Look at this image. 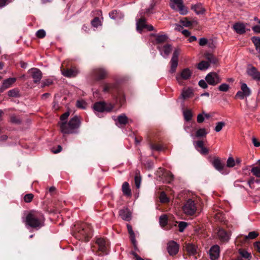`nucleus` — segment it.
<instances>
[{
    "mask_svg": "<svg viewBox=\"0 0 260 260\" xmlns=\"http://www.w3.org/2000/svg\"><path fill=\"white\" fill-rule=\"evenodd\" d=\"M46 32L44 29H40L36 32V36L39 38H43L45 37Z\"/></svg>",
    "mask_w": 260,
    "mask_h": 260,
    "instance_id": "58",
    "label": "nucleus"
},
{
    "mask_svg": "<svg viewBox=\"0 0 260 260\" xmlns=\"http://www.w3.org/2000/svg\"><path fill=\"white\" fill-rule=\"evenodd\" d=\"M205 57L208 60V62H210V63L216 64L218 62L217 58L212 54L207 53L205 55Z\"/></svg>",
    "mask_w": 260,
    "mask_h": 260,
    "instance_id": "32",
    "label": "nucleus"
},
{
    "mask_svg": "<svg viewBox=\"0 0 260 260\" xmlns=\"http://www.w3.org/2000/svg\"><path fill=\"white\" fill-rule=\"evenodd\" d=\"M96 243L99 246V250L102 252L103 255L108 254L109 242L107 239L103 238H98L96 240Z\"/></svg>",
    "mask_w": 260,
    "mask_h": 260,
    "instance_id": "8",
    "label": "nucleus"
},
{
    "mask_svg": "<svg viewBox=\"0 0 260 260\" xmlns=\"http://www.w3.org/2000/svg\"><path fill=\"white\" fill-rule=\"evenodd\" d=\"M150 148L152 150L161 151L162 150V147L160 145L151 144Z\"/></svg>",
    "mask_w": 260,
    "mask_h": 260,
    "instance_id": "63",
    "label": "nucleus"
},
{
    "mask_svg": "<svg viewBox=\"0 0 260 260\" xmlns=\"http://www.w3.org/2000/svg\"><path fill=\"white\" fill-rule=\"evenodd\" d=\"M251 41L254 44L255 47L260 44V37H252Z\"/></svg>",
    "mask_w": 260,
    "mask_h": 260,
    "instance_id": "60",
    "label": "nucleus"
},
{
    "mask_svg": "<svg viewBox=\"0 0 260 260\" xmlns=\"http://www.w3.org/2000/svg\"><path fill=\"white\" fill-rule=\"evenodd\" d=\"M157 48L159 50L160 55L164 58L168 57L172 50V45L169 44L164 45H158Z\"/></svg>",
    "mask_w": 260,
    "mask_h": 260,
    "instance_id": "13",
    "label": "nucleus"
},
{
    "mask_svg": "<svg viewBox=\"0 0 260 260\" xmlns=\"http://www.w3.org/2000/svg\"><path fill=\"white\" fill-rule=\"evenodd\" d=\"M168 39L169 37L166 34H158V36H156V38L155 39L154 44L161 45V44L166 42Z\"/></svg>",
    "mask_w": 260,
    "mask_h": 260,
    "instance_id": "24",
    "label": "nucleus"
},
{
    "mask_svg": "<svg viewBox=\"0 0 260 260\" xmlns=\"http://www.w3.org/2000/svg\"><path fill=\"white\" fill-rule=\"evenodd\" d=\"M207 83L206 81L201 80L199 82V85L203 89H206L208 87Z\"/></svg>",
    "mask_w": 260,
    "mask_h": 260,
    "instance_id": "62",
    "label": "nucleus"
},
{
    "mask_svg": "<svg viewBox=\"0 0 260 260\" xmlns=\"http://www.w3.org/2000/svg\"><path fill=\"white\" fill-rule=\"evenodd\" d=\"M233 28L235 32L239 35H243L247 31L249 30V29H246V25L242 22H236L233 26Z\"/></svg>",
    "mask_w": 260,
    "mask_h": 260,
    "instance_id": "17",
    "label": "nucleus"
},
{
    "mask_svg": "<svg viewBox=\"0 0 260 260\" xmlns=\"http://www.w3.org/2000/svg\"><path fill=\"white\" fill-rule=\"evenodd\" d=\"M102 86L103 91L105 93H113L117 90V84L115 82H104Z\"/></svg>",
    "mask_w": 260,
    "mask_h": 260,
    "instance_id": "12",
    "label": "nucleus"
},
{
    "mask_svg": "<svg viewBox=\"0 0 260 260\" xmlns=\"http://www.w3.org/2000/svg\"><path fill=\"white\" fill-rule=\"evenodd\" d=\"M127 228L129 234L130 239L134 246L136 245L137 241L135 238V234L133 230L132 227L129 224H127Z\"/></svg>",
    "mask_w": 260,
    "mask_h": 260,
    "instance_id": "29",
    "label": "nucleus"
},
{
    "mask_svg": "<svg viewBox=\"0 0 260 260\" xmlns=\"http://www.w3.org/2000/svg\"><path fill=\"white\" fill-rule=\"evenodd\" d=\"M164 175L167 177V181L170 182L173 180L174 176L170 171H167L165 173Z\"/></svg>",
    "mask_w": 260,
    "mask_h": 260,
    "instance_id": "53",
    "label": "nucleus"
},
{
    "mask_svg": "<svg viewBox=\"0 0 260 260\" xmlns=\"http://www.w3.org/2000/svg\"><path fill=\"white\" fill-rule=\"evenodd\" d=\"M211 163L217 170H218L222 174H223L224 165L221 162V160L219 158H214L211 161Z\"/></svg>",
    "mask_w": 260,
    "mask_h": 260,
    "instance_id": "20",
    "label": "nucleus"
},
{
    "mask_svg": "<svg viewBox=\"0 0 260 260\" xmlns=\"http://www.w3.org/2000/svg\"><path fill=\"white\" fill-rule=\"evenodd\" d=\"M118 126L125 125L128 122V118L124 114L119 115L115 120Z\"/></svg>",
    "mask_w": 260,
    "mask_h": 260,
    "instance_id": "23",
    "label": "nucleus"
},
{
    "mask_svg": "<svg viewBox=\"0 0 260 260\" xmlns=\"http://www.w3.org/2000/svg\"><path fill=\"white\" fill-rule=\"evenodd\" d=\"M180 23L185 27H189L193 25L194 23L197 24L196 21H189L186 18L180 20Z\"/></svg>",
    "mask_w": 260,
    "mask_h": 260,
    "instance_id": "35",
    "label": "nucleus"
},
{
    "mask_svg": "<svg viewBox=\"0 0 260 260\" xmlns=\"http://www.w3.org/2000/svg\"><path fill=\"white\" fill-rule=\"evenodd\" d=\"M45 218L43 214L40 211L31 210L26 216L25 222L26 226L36 230L40 229L44 225Z\"/></svg>",
    "mask_w": 260,
    "mask_h": 260,
    "instance_id": "1",
    "label": "nucleus"
},
{
    "mask_svg": "<svg viewBox=\"0 0 260 260\" xmlns=\"http://www.w3.org/2000/svg\"><path fill=\"white\" fill-rule=\"evenodd\" d=\"M191 8L197 15L203 14L206 11L205 9L201 3L192 5Z\"/></svg>",
    "mask_w": 260,
    "mask_h": 260,
    "instance_id": "26",
    "label": "nucleus"
},
{
    "mask_svg": "<svg viewBox=\"0 0 260 260\" xmlns=\"http://www.w3.org/2000/svg\"><path fill=\"white\" fill-rule=\"evenodd\" d=\"M241 90L246 95V97H248L251 94V90L246 83H243L241 84Z\"/></svg>",
    "mask_w": 260,
    "mask_h": 260,
    "instance_id": "33",
    "label": "nucleus"
},
{
    "mask_svg": "<svg viewBox=\"0 0 260 260\" xmlns=\"http://www.w3.org/2000/svg\"><path fill=\"white\" fill-rule=\"evenodd\" d=\"M188 224L185 221H180L178 222L179 231L183 232L184 229L187 227Z\"/></svg>",
    "mask_w": 260,
    "mask_h": 260,
    "instance_id": "47",
    "label": "nucleus"
},
{
    "mask_svg": "<svg viewBox=\"0 0 260 260\" xmlns=\"http://www.w3.org/2000/svg\"><path fill=\"white\" fill-rule=\"evenodd\" d=\"M8 95L10 97H19V90L18 88L12 89L8 91Z\"/></svg>",
    "mask_w": 260,
    "mask_h": 260,
    "instance_id": "37",
    "label": "nucleus"
},
{
    "mask_svg": "<svg viewBox=\"0 0 260 260\" xmlns=\"http://www.w3.org/2000/svg\"><path fill=\"white\" fill-rule=\"evenodd\" d=\"M205 80L209 85L215 86L221 82L222 78L218 73L212 72L206 75Z\"/></svg>",
    "mask_w": 260,
    "mask_h": 260,
    "instance_id": "7",
    "label": "nucleus"
},
{
    "mask_svg": "<svg viewBox=\"0 0 260 260\" xmlns=\"http://www.w3.org/2000/svg\"><path fill=\"white\" fill-rule=\"evenodd\" d=\"M168 223V217L166 215L163 214L159 217V224L161 226L165 227Z\"/></svg>",
    "mask_w": 260,
    "mask_h": 260,
    "instance_id": "38",
    "label": "nucleus"
},
{
    "mask_svg": "<svg viewBox=\"0 0 260 260\" xmlns=\"http://www.w3.org/2000/svg\"><path fill=\"white\" fill-rule=\"evenodd\" d=\"M220 247L217 245L212 246L209 251L210 257L211 260H216L219 256Z\"/></svg>",
    "mask_w": 260,
    "mask_h": 260,
    "instance_id": "18",
    "label": "nucleus"
},
{
    "mask_svg": "<svg viewBox=\"0 0 260 260\" xmlns=\"http://www.w3.org/2000/svg\"><path fill=\"white\" fill-rule=\"evenodd\" d=\"M113 107V105L111 104L104 102H96L93 105L94 110L99 113H102L105 111L110 112Z\"/></svg>",
    "mask_w": 260,
    "mask_h": 260,
    "instance_id": "6",
    "label": "nucleus"
},
{
    "mask_svg": "<svg viewBox=\"0 0 260 260\" xmlns=\"http://www.w3.org/2000/svg\"><path fill=\"white\" fill-rule=\"evenodd\" d=\"M205 117L204 116L203 112L202 113H200L197 116V122L198 123H202L204 121Z\"/></svg>",
    "mask_w": 260,
    "mask_h": 260,
    "instance_id": "64",
    "label": "nucleus"
},
{
    "mask_svg": "<svg viewBox=\"0 0 260 260\" xmlns=\"http://www.w3.org/2000/svg\"><path fill=\"white\" fill-rule=\"evenodd\" d=\"M137 29L141 32L143 29H146L148 31L154 30V27L151 24L146 23V20L144 17H141L137 21Z\"/></svg>",
    "mask_w": 260,
    "mask_h": 260,
    "instance_id": "9",
    "label": "nucleus"
},
{
    "mask_svg": "<svg viewBox=\"0 0 260 260\" xmlns=\"http://www.w3.org/2000/svg\"><path fill=\"white\" fill-rule=\"evenodd\" d=\"M170 6L171 8L182 15L187 14V8L183 5L182 0H170Z\"/></svg>",
    "mask_w": 260,
    "mask_h": 260,
    "instance_id": "5",
    "label": "nucleus"
},
{
    "mask_svg": "<svg viewBox=\"0 0 260 260\" xmlns=\"http://www.w3.org/2000/svg\"><path fill=\"white\" fill-rule=\"evenodd\" d=\"M87 103L86 102L83 100H78L76 103V106L80 109H85L86 107Z\"/></svg>",
    "mask_w": 260,
    "mask_h": 260,
    "instance_id": "41",
    "label": "nucleus"
},
{
    "mask_svg": "<svg viewBox=\"0 0 260 260\" xmlns=\"http://www.w3.org/2000/svg\"><path fill=\"white\" fill-rule=\"evenodd\" d=\"M186 250L189 254L194 255L197 252V248L192 244H187L186 245Z\"/></svg>",
    "mask_w": 260,
    "mask_h": 260,
    "instance_id": "31",
    "label": "nucleus"
},
{
    "mask_svg": "<svg viewBox=\"0 0 260 260\" xmlns=\"http://www.w3.org/2000/svg\"><path fill=\"white\" fill-rule=\"evenodd\" d=\"M59 124L62 133L73 134L77 132L81 125V120L78 116H75L70 120L69 122H61Z\"/></svg>",
    "mask_w": 260,
    "mask_h": 260,
    "instance_id": "2",
    "label": "nucleus"
},
{
    "mask_svg": "<svg viewBox=\"0 0 260 260\" xmlns=\"http://www.w3.org/2000/svg\"><path fill=\"white\" fill-rule=\"evenodd\" d=\"M180 52V48H175L171 59L178 60V55H179Z\"/></svg>",
    "mask_w": 260,
    "mask_h": 260,
    "instance_id": "52",
    "label": "nucleus"
},
{
    "mask_svg": "<svg viewBox=\"0 0 260 260\" xmlns=\"http://www.w3.org/2000/svg\"><path fill=\"white\" fill-rule=\"evenodd\" d=\"M239 253L242 257L245 258H249L251 257L250 254L244 250H240Z\"/></svg>",
    "mask_w": 260,
    "mask_h": 260,
    "instance_id": "54",
    "label": "nucleus"
},
{
    "mask_svg": "<svg viewBox=\"0 0 260 260\" xmlns=\"http://www.w3.org/2000/svg\"><path fill=\"white\" fill-rule=\"evenodd\" d=\"M197 210V205L192 199L187 200L182 207L183 213L189 216L194 215Z\"/></svg>",
    "mask_w": 260,
    "mask_h": 260,
    "instance_id": "4",
    "label": "nucleus"
},
{
    "mask_svg": "<svg viewBox=\"0 0 260 260\" xmlns=\"http://www.w3.org/2000/svg\"><path fill=\"white\" fill-rule=\"evenodd\" d=\"M179 248V244L174 241L169 242L167 244V251L171 256L175 255L178 253Z\"/></svg>",
    "mask_w": 260,
    "mask_h": 260,
    "instance_id": "14",
    "label": "nucleus"
},
{
    "mask_svg": "<svg viewBox=\"0 0 260 260\" xmlns=\"http://www.w3.org/2000/svg\"><path fill=\"white\" fill-rule=\"evenodd\" d=\"M62 74L68 78H74L79 73V70L76 67L70 69H64L62 71Z\"/></svg>",
    "mask_w": 260,
    "mask_h": 260,
    "instance_id": "15",
    "label": "nucleus"
},
{
    "mask_svg": "<svg viewBox=\"0 0 260 260\" xmlns=\"http://www.w3.org/2000/svg\"><path fill=\"white\" fill-rule=\"evenodd\" d=\"M10 120L11 122L16 124H18L21 122L20 119L15 115L11 116Z\"/></svg>",
    "mask_w": 260,
    "mask_h": 260,
    "instance_id": "61",
    "label": "nucleus"
},
{
    "mask_svg": "<svg viewBox=\"0 0 260 260\" xmlns=\"http://www.w3.org/2000/svg\"><path fill=\"white\" fill-rule=\"evenodd\" d=\"M258 236V234L256 232H250L248 233V235L245 236V239H254Z\"/></svg>",
    "mask_w": 260,
    "mask_h": 260,
    "instance_id": "50",
    "label": "nucleus"
},
{
    "mask_svg": "<svg viewBox=\"0 0 260 260\" xmlns=\"http://www.w3.org/2000/svg\"><path fill=\"white\" fill-rule=\"evenodd\" d=\"M254 183H256L257 184L260 183V179H255L254 178L252 177V178H250L249 180L248 181V184L249 187L251 188H253V184Z\"/></svg>",
    "mask_w": 260,
    "mask_h": 260,
    "instance_id": "49",
    "label": "nucleus"
},
{
    "mask_svg": "<svg viewBox=\"0 0 260 260\" xmlns=\"http://www.w3.org/2000/svg\"><path fill=\"white\" fill-rule=\"evenodd\" d=\"M192 94V90L191 88H188L182 90L181 96L183 99H185L191 97Z\"/></svg>",
    "mask_w": 260,
    "mask_h": 260,
    "instance_id": "30",
    "label": "nucleus"
},
{
    "mask_svg": "<svg viewBox=\"0 0 260 260\" xmlns=\"http://www.w3.org/2000/svg\"><path fill=\"white\" fill-rule=\"evenodd\" d=\"M16 81V78H9L4 80L3 81L2 84L4 85V87L7 89L12 86V85Z\"/></svg>",
    "mask_w": 260,
    "mask_h": 260,
    "instance_id": "27",
    "label": "nucleus"
},
{
    "mask_svg": "<svg viewBox=\"0 0 260 260\" xmlns=\"http://www.w3.org/2000/svg\"><path fill=\"white\" fill-rule=\"evenodd\" d=\"M230 88L229 85L226 83H222L218 86V90L220 91L226 92Z\"/></svg>",
    "mask_w": 260,
    "mask_h": 260,
    "instance_id": "45",
    "label": "nucleus"
},
{
    "mask_svg": "<svg viewBox=\"0 0 260 260\" xmlns=\"http://www.w3.org/2000/svg\"><path fill=\"white\" fill-rule=\"evenodd\" d=\"M208 134L206 129L205 128H202L199 129L196 133L197 137H205Z\"/></svg>",
    "mask_w": 260,
    "mask_h": 260,
    "instance_id": "39",
    "label": "nucleus"
},
{
    "mask_svg": "<svg viewBox=\"0 0 260 260\" xmlns=\"http://www.w3.org/2000/svg\"><path fill=\"white\" fill-rule=\"evenodd\" d=\"M53 83V80L51 79H46L45 80H43L42 81V87H44L46 86H49L51 84H52Z\"/></svg>",
    "mask_w": 260,
    "mask_h": 260,
    "instance_id": "56",
    "label": "nucleus"
},
{
    "mask_svg": "<svg viewBox=\"0 0 260 260\" xmlns=\"http://www.w3.org/2000/svg\"><path fill=\"white\" fill-rule=\"evenodd\" d=\"M34 198V195L32 193H28L25 195L24 200L26 203L30 202Z\"/></svg>",
    "mask_w": 260,
    "mask_h": 260,
    "instance_id": "59",
    "label": "nucleus"
},
{
    "mask_svg": "<svg viewBox=\"0 0 260 260\" xmlns=\"http://www.w3.org/2000/svg\"><path fill=\"white\" fill-rule=\"evenodd\" d=\"M251 172L256 177H260V168L258 167H253L251 170Z\"/></svg>",
    "mask_w": 260,
    "mask_h": 260,
    "instance_id": "43",
    "label": "nucleus"
},
{
    "mask_svg": "<svg viewBox=\"0 0 260 260\" xmlns=\"http://www.w3.org/2000/svg\"><path fill=\"white\" fill-rule=\"evenodd\" d=\"M28 72L31 74L35 83L40 82L42 77L41 71L37 68H31L28 70Z\"/></svg>",
    "mask_w": 260,
    "mask_h": 260,
    "instance_id": "16",
    "label": "nucleus"
},
{
    "mask_svg": "<svg viewBox=\"0 0 260 260\" xmlns=\"http://www.w3.org/2000/svg\"><path fill=\"white\" fill-rule=\"evenodd\" d=\"M119 12L117 10H113L109 13V17L112 19H116L118 17Z\"/></svg>",
    "mask_w": 260,
    "mask_h": 260,
    "instance_id": "55",
    "label": "nucleus"
},
{
    "mask_svg": "<svg viewBox=\"0 0 260 260\" xmlns=\"http://www.w3.org/2000/svg\"><path fill=\"white\" fill-rule=\"evenodd\" d=\"M155 5H156L155 3H154L153 2H152L150 5L149 7L145 10V13L147 14H150L153 13V10L154 9Z\"/></svg>",
    "mask_w": 260,
    "mask_h": 260,
    "instance_id": "44",
    "label": "nucleus"
},
{
    "mask_svg": "<svg viewBox=\"0 0 260 260\" xmlns=\"http://www.w3.org/2000/svg\"><path fill=\"white\" fill-rule=\"evenodd\" d=\"M247 74L252 77L253 80H260V72L257 71L256 68L251 67L247 70Z\"/></svg>",
    "mask_w": 260,
    "mask_h": 260,
    "instance_id": "19",
    "label": "nucleus"
},
{
    "mask_svg": "<svg viewBox=\"0 0 260 260\" xmlns=\"http://www.w3.org/2000/svg\"><path fill=\"white\" fill-rule=\"evenodd\" d=\"M184 120L186 121H190L192 117V113L190 110L186 109L183 111Z\"/></svg>",
    "mask_w": 260,
    "mask_h": 260,
    "instance_id": "34",
    "label": "nucleus"
},
{
    "mask_svg": "<svg viewBox=\"0 0 260 260\" xmlns=\"http://www.w3.org/2000/svg\"><path fill=\"white\" fill-rule=\"evenodd\" d=\"M171 69L170 72L171 73H173L175 72L176 69L178 66V60L175 59H171Z\"/></svg>",
    "mask_w": 260,
    "mask_h": 260,
    "instance_id": "40",
    "label": "nucleus"
},
{
    "mask_svg": "<svg viewBox=\"0 0 260 260\" xmlns=\"http://www.w3.org/2000/svg\"><path fill=\"white\" fill-rule=\"evenodd\" d=\"M116 101L122 105L125 101V97L122 93H118L116 97Z\"/></svg>",
    "mask_w": 260,
    "mask_h": 260,
    "instance_id": "57",
    "label": "nucleus"
},
{
    "mask_svg": "<svg viewBox=\"0 0 260 260\" xmlns=\"http://www.w3.org/2000/svg\"><path fill=\"white\" fill-rule=\"evenodd\" d=\"M141 177L140 175H136L135 177V183L136 187L139 188L141 186Z\"/></svg>",
    "mask_w": 260,
    "mask_h": 260,
    "instance_id": "51",
    "label": "nucleus"
},
{
    "mask_svg": "<svg viewBox=\"0 0 260 260\" xmlns=\"http://www.w3.org/2000/svg\"><path fill=\"white\" fill-rule=\"evenodd\" d=\"M122 191L124 195L131 196L132 195L131 190L129 184L127 182H124L122 185Z\"/></svg>",
    "mask_w": 260,
    "mask_h": 260,
    "instance_id": "28",
    "label": "nucleus"
},
{
    "mask_svg": "<svg viewBox=\"0 0 260 260\" xmlns=\"http://www.w3.org/2000/svg\"><path fill=\"white\" fill-rule=\"evenodd\" d=\"M217 235L220 241L222 242H226L230 239L229 234L222 229H220L218 230Z\"/></svg>",
    "mask_w": 260,
    "mask_h": 260,
    "instance_id": "25",
    "label": "nucleus"
},
{
    "mask_svg": "<svg viewBox=\"0 0 260 260\" xmlns=\"http://www.w3.org/2000/svg\"><path fill=\"white\" fill-rule=\"evenodd\" d=\"M209 63L208 61L203 60L198 64V69L200 70H206L209 67Z\"/></svg>",
    "mask_w": 260,
    "mask_h": 260,
    "instance_id": "36",
    "label": "nucleus"
},
{
    "mask_svg": "<svg viewBox=\"0 0 260 260\" xmlns=\"http://www.w3.org/2000/svg\"><path fill=\"white\" fill-rule=\"evenodd\" d=\"M194 146L197 150L201 154H206L208 152L207 148L204 147L203 141H198L196 142Z\"/></svg>",
    "mask_w": 260,
    "mask_h": 260,
    "instance_id": "22",
    "label": "nucleus"
},
{
    "mask_svg": "<svg viewBox=\"0 0 260 260\" xmlns=\"http://www.w3.org/2000/svg\"><path fill=\"white\" fill-rule=\"evenodd\" d=\"M91 25L94 27H98L99 26L101 25V22L99 17H95L91 21Z\"/></svg>",
    "mask_w": 260,
    "mask_h": 260,
    "instance_id": "48",
    "label": "nucleus"
},
{
    "mask_svg": "<svg viewBox=\"0 0 260 260\" xmlns=\"http://www.w3.org/2000/svg\"><path fill=\"white\" fill-rule=\"evenodd\" d=\"M225 123L223 121L218 122L216 124V126L214 129L216 132H219L222 129L223 126H225Z\"/></svg>",
    "mask_w": 260,
    "mask_h": 260,
    "instance_id": "42",
    "label": "nucleus"
},
{
    "mask_svg": "<svg viewBox=\"0 0 260 260\" xmlns=\"http://www.w3.org/2000/svg\"><path fill=\"white\" fill-rule=\"evenodd\" d=\"M192 74V71L189 68H185L183 69L180 73L176 76V79L179 84H182V80H186L191 77Z\"/></svg>",
    "mask_w": 260,
    "mask_h": 260,
    "instance_id": "10",
    "label": "nucleus"
},
{
    "mask_svg": "<svg viewBox=\"0 0 260 260\" xmlns=\"http://www.w3.org/2000/svg\"><path fill=\"white\" fill-rule=\"evenodd\" d=\"M236 165V162L232 157H229L226 161V166L229 168L234 167Z\"/></svg>",
    "mask_w": 260,
    "mask_h": 260,
    "instance_id": "46",
    "label": "nucleus"
},
{
    "mask_svg": "<svg viewBox=\"0 0 260 260\" xmlns=\"http://www.w3.org/2000/svg\"><path fill=\"white\" fill-rule=\"evenodd\" d=\"M107 75V71L103 68L94 69L90 73L92 78H94L97 81L104 79Z\"/></svg>",
    "mask_w": 260,
    "mask_h": 260,
    "instance_id": "11",
    "label": "nucleus"
},
{
    "mask_svg": "<svg viewBox=\"0 0 260 260\" xmlns=\"http://www.w3.org/2000/svg\"><path fill=\"white\" fill-rule=\"evenodd\" d=\"M75 233V237L79 240L87 242L91 237L92 230L89 225L82 224L79 227Z\"/></svg>",
    "mask_w": 260,
    "mask_h": 260,
    "instance_id": "3",
    "label": "nucleus"
},
{
    "mask_svg": "<svg viewBox=\"0 0 260 260\" xmlns=\"http://www.w3.org/2000/svg\"><path fill=\"white\" fill-rule=\"evenodd\" d=\"M120 217L125 220L129 221L131 219V213L127 208L121 209L119 212Z\"/></svg>",
    "mask_w": 260,
    "mask_h": 260,
    "instance_id": "21",
    "label": "nucleus"
}]
</instances>
